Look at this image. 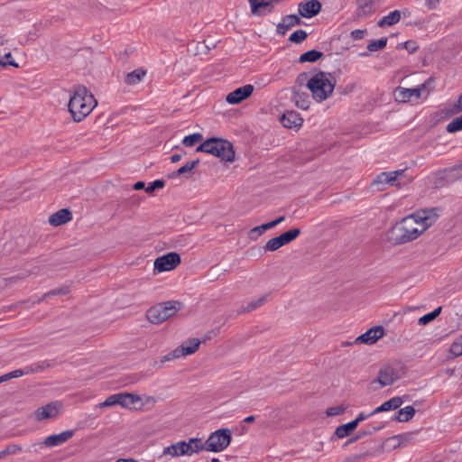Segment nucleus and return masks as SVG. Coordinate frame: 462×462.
Segmentation results:
<instances>
[{
	"mask_svg": "<svg viewBox=\"0 0 462 462\" xmlns=\"http://www.w3.org/2000/svg\"><path fill=\"white\" fill-rule=\"evenodd\" d=\"M437 217L430 210H420L409 215L390 229L388 240L393 245L413 241L436 222Z\"/></svg>",
	"mask_w": 462,
	"mask_h": 462,
	"instance_id": "f257e3e1",
	"label": "nucleus"
},
{
	"mask_svg": "<svg viewBox=\"0 0 462 462\" xmlns=\"http://www.w3.org/2000/svg\"><path fill=\"white\" fill-rule=\"evenodd\" d=\"M97 102L84 86H78L70 96L68 107L74 122H81L95 108Z\"/></svg>",
	"mask_w": 462,
	"mask_h": 462,
	"instance_id": "f03ea898",
	"label": "nucleus"
},
{
	"mask_svg": "<svg viewBox=\"0 0 462 462\" xmlns=\"http://www.w3.org/2000/svg\"><path fill=\"white\" fill-rule=\"evenodd\" d=\"M336 83V78L331 73L319 71L310 77L307 87L313 99L317 102H322L332 95Z\"/></svg>",
	"mask_w": 462,
	"mask_h": 462,
	"instance_id": "7ed1b4c3",
	"label": "nucleus"
},
{
	"mask_svg": "<svg viewBox=\"0 0 462 462\" xmlns=\"http://www.w3.org/2000/svg\"><path fill=\"white\" fill-rule=\"evenodd\" d=\"M180 307L181 303L180 301L162 302L151 307L146 313V317L151 323L161 324L174 316Z\"/></svg>",
	"mask_w": 462,
	"mask_h": 462,
	"instance_id": "20e7f679",
	"label": "nucleus"
},
{
	"mask_svg": "<svg viewBox=\"0 0 462 462\" xmlns=\"http://www.w3.org/2000/svg\"><path fill=\"white\" fill-rule=\"evenodd\" d=\"M208 141L210 143V145L208 146V154L227 162L235 161L236 153L233 144L229 141L217 137L208 138Z\"/></svg>",
	"mask_w": 462,
	"mask_h": 462,
	"instance_id": "39448f33",
	"label": "nucleus"
},
{
	"mask_svg": "<svg viewBox=\"0 0 462 462\" xmlns=\"http://www.w3.org/2000/svg\"><path fill=\"white\" fill-rule=\"evenodd\" d=\"M404 373V366L402 363L395 362L388 364L380 369L374 382H377L383 387L392 385L394 382L402 378Z\"/></svg>",
	"mask_w": 462,
	"mask_h": 462,
	"instance_id": "423d86ee",
	"label": "nucleus"
},
{
	"mask_svg": "<svg viewBox=\"0 0 462 462\" xmlns=\"http://www.w3.org/2000/svg\"><path fill=\"white\" fill-rule=\"evenodd\" d=\"M231 442V432L227 429H220L211 433L206 440V450L220 452L226 448Z\"/></svg>",
	"mask_w": 462,
	"mask_h": 462,
	"instance_id": "0eeeda50",
	"label": "nucleus"
},
{
	"mask_svg": "<svg viewBox=\"0 0 462 462\" xmlns=\"http://www.w3.org/2000/svg\"><path fill=\"white\" fill-rule=\"evenodd\" d=\"M404 170H398L393 171H383L376 176L373 180L372 186H375L377 190H384L386 186H400L398 178L402 176Z\"/></svg>",
	"mask_w": 462,
	"mask_h": 462,
	"instance_id": "6e6552de",
	"label": "nucleus"
},
{
	"mask_svg": "<svg viewBox=\"0 0 462 462\" xmlns=\"http://www.w3.org/2000/svg\"><path fill=\"white\" fill-rule=\"evenodd\" d=\"M180 262V254L175 252H171L155 259L154 270L159 273L169 272L175 269Z\"/></svg>",
	"mask_w": 462,
	"mask_h": 462,
	"instance_id": "1a4fd4ad",
	"label": "nucleus"
},
{
	"mask_svg": "<svg viewBox=\"0 0 462 462\" xmlns=\"http://www.w3.org/2000/svg\"><path fill=\"white\" fill-rule=\"evenodd\" d=\"M431 79H429L428 81L417 86L416 88H405L402 87H398L394 90V97L398 102H408L412 97L420 98L423 91L426 90L427 83L430 81Z\"/></svg>",
	"mask_w": 462,
	"mask_h": 462,
	"instance_id": "9d476101",
	"label": "nucleus"
},
{
	"mask_svg": "<svg viewBox=\"0 0 462 462\" xmlns=\"http://www.w3.org/2000/svg\"><path fill=\"white\" fill-rule=\"evenodd\" d=\"M74 435L73 430H69L60 432V434H53L46 437L44 439V441L42 443H33L32 445V448L34 449V451H37V447H42L45 446L47 448H52L57 447L60 445H62L63 443L67 442L69 439H71Z\"/></svg>",
	"mask_w": 462,
	"mask_h": 462,
	"instance_id": "9b49d317",
	"label": "nucleus"
},
{
	"mask_svg": "<svg viewBox=\"0 0 462 462\" xmlns=\"http://www.w3.org/2000/svg\"><path fill=\"white\" fill-rule=\"evenodd\" d=\"M254 91V86L247 84L230 92L226 100L228 104L236 105L249 97Z\"/></svg>",
	"mask_w": 462,
	"mask_h": 462,
	"instance_id": "f8f14e48",
	"label": "nucleus"
},
{
	"mask_svg": "<svg viewBox=\"0 0 462 462\" xmlns=\"http://www.w3.org/2000/svg\"><path fill=\"white\" fill-rule=\"evenodd\" d=\"M321 10V4L318 0H308L298 5L299 14L304 18H311Z\"/></svg>",
	"mask_w": 462,
	"mask_h": 462,
	"instance_id": "ddd939ff",
	"label": "nucleus"
},
{
	"mask_svg": "<svg viewBox=\"0 0 462 462\" xmlns=\"http://www.w3.org/2000/svg\"><path fill=\"white\" fill-rule=\"evenodd\" d=\"M251 13L255 16H262L273 11V4L275 0H248Z\"/></svg>",
	"mask_w": 462,
	"mask_h": 462,
	"instance_id": "4468645a",
	"label": "nucleus"
},
{
	"mask_svg": "<svg viewBox=\"0 0 462 462\" xmlns=\"http://www.w3.org/2000/svg\"><path fill=\"white\" fill-rule=\"evenodd\" d=\"M356 5L355 17L356 19L366 18L376 11L374 0H356Z\"/></svg>",
	"mask_w": 462,
	"mask_h": 462,
	"instance_id": "2eb2a0df",
	"label": "nucleus"
},
{
	"mask_svg": "<svg viewBox=\"0 0 462 462\" xmlns=\"http://www.w3.org/2000/svg\"><path fill=\"white\" fill-rule=\"evenodd\" d=\"M383 328L381 326L374 327L356 337V343L372 345L383 336Z\"/></svg>",
	"mask_w": 462,
	"mask_h": 462,
	"instance_id": "dca6fc26",
	"label": "nucleus"
},
{
	"mask_svg": "<svg viewBox=\"0 0 462 462\" xmlns=\"http://www.w3.org/2000/svg\"><path fill=\"white\" fill-rule=\"evenodd\" d=\"M60 404L59 402H51L45 406L40 407L35 411L38 420L52 419L58 416Z\"/></svg>",
	"mask_w": 462,
	"mask_h": 462,
	"instance_id": "f3484780",
	"label": "nucleus"
},
{
	"mask_svg": "<svg viewBox=\"0 0 462 462\" xmlns=\"http://www.w3.org/2000/svg\"><path fill=\"white\" fill-rule=\"evenodd\" d=\"M170 456L171 457H179L187 456L186 441L181 440L165 447L162 450L161 457Z\"/></svg>",
	"mask_w": 462,
	"mask_h": 462,
	"instance_id": "a211bd4d",
	"label": "nucleus"
},
{
	"mask_svg": "<svg viewBox=\"0 0 462 462\" xmlns=\"http://www.w3.org/2000/svg\"><path fill=\"white\" fill-rule=\"evenodd\" d=\"M72 214L69 209L62 208L51 215L49 217V223L53 226H59L70 221Z\"/></svg>",
	"mask_w": 462,
	"mask_h": 462,
	"instance_id": "6ab92c4d",
	"label": "nucleus"
},
{
	"mask_svg": "<svg viewBox=\"0 0 462 462\" xmlns=\"http://www.w3.org/2000/svg\"><path fill=\"white\" fill-rule=\"evenodd\" d=\"M285 219L284 217H281L273 221L263 224L261 226H255L249 231V236L251 239H257L260 236H262L265 231L276 226L278 224L282 222Z\"/></svg>",
	"mask_w": 462,
	"mask_h": 462,
	"instance_id": "aec40b11",
	"label": "nucleus"
},
{
	"mask_svg": "<svg viewBox=\"0 0 462 462\" xmlns=\"http://www.w3.org/2000/svg\"><path fill=\"white\" fill-rule=\"evenodd\" d=\"M287 244H289V230L283 232L281 236L277 237L270 239L266 243L264 249L266 251L273 252Z\"/></svg>",
	"mask_w": 462,
	"mask_h": 462,
	"instance_id": "412c9836",
	"label": "nucleus"
},
{
	"mask_svg": "<svg viewBox=\"0 0 462 462\" xmlns=\"http://www.w3.org/2000/svg\"><path fill=\"white\" fill-rule=\"evenodd\" d=\"M187 456H191L194 453H199L201 450H206V441L202 442L200 439L191 438L186 441Z\"/></svg>",
	"mask_w": 462,
	"mask_h": 462,
	"instance_id": "4be33fe9",
	"label": "nucleus"
},
{
	"mask_svg": "<svg viewBox=\"0 0 462 462\" xmlns=\"http://www.w3.org/2000/svg\"><path fill=\"white\" fill-rule=\"evenodd\" d=\"M401 17H402L401 11L394 10V11L389 13V14L382 17L379 20L377 24L379 27L392 26V25L397 23L401 20Z\"/></svg>",
	"mask_w": 462,
	"mask_h": 462,
	"instance_id": "5701e85b",
	"label": "nucleus"
},
{
	"mask_svg": "<svg viewBox=\"0 0 462 462\" xmlns=\"http://www.w3.org/2000/svg\"><path fill=\"white\" fill-rule=\"evenodd\" d=\"M117 394L119 395L117 404L125 408H128L130 405L141 401L140 396L136 394L128 393H120Z\"/></svg>",
	"mask_w": 462,
	"mask_h": 462,
	"instance_id": "b1692460",
	"label": "nucleus"
},
{
	"mask_svg": "<svg viewBox=\"0 0 462 462\" xmlns=\"http://www.w3.org/2000/svg\"><path fill=\"white\" fill-rule=\"evenodd\" d=\"M415 414V409L408 405L402 409H400L394 416V420L399 422H406L413 418Z\"/></svg>",
	"mask_w": 462,
	"mask_h": 462,
	"instance_id": "393cba45",
	"label": "nucleus"
},
{
	"mask_svg": "<svg viewBox=\"0 0 462 462\" xmlns=\"http://www.w3.org/2000/svg\"><path fill=\"white\" fill-rule=\"evenodd\" d=\"M201 342L202 341L198 338H190L182 343L180 347H181L184 356H189L194 354L199 349Z\"/></svg>",
	"mask_w": 462,
	"mask_h": 462,
	"instance_id": "a878e982",
	"label": "nucleus"
},
{
	"mask_svg": "<svg viewBox=\"0 0 462 462\" xmlns=\"http://www.w3.org/2000/svg\"><path fill=\"white\" fill-rule=\"evenodd\" d=\"M356 423L354 420H352L348 423L338 426L336 429L335 434L337 435V438L343 439L347 437L353 430L356 429Z\"/></svg>",
	"mask_w": 462,
	"mask_h": 462,
	"instance_id": "bb28decb",
	"label": "nucleus"
},
{
	"mask_svg": "<svg viewBox=\"0 0 462 462\" xmlns=\"http://www.w3.org/2000/svg\"><path fill=\"white\" fill-rule=\"evenodd\" d=\"M144 76V70L135 69L125 76V82L127 85H136L143 79Z\"/></svg>",
	"mask_w": 462,
	"mask_h": 462,
	"instance_id": "cd10ccee",
	"label": "nucleus"
},
{
	"mask_svg": "<svg viewBox=\"0 0 462 462\" xmlns=\"http://www.w3.org/2000/svg\"><path fill=\"white\" fill-rule=\"evenodd\" d=\"M323 56V53L321 51H316V50H310L307 52L300 55L299 58V62L304 63V62H315L319 59H320Z\"/></svg>",
	"mask_w": 462,
	"mask_h": 462,
	"instance_id": "c85d7f7f",
	"label": "nucleus"
},
{
	"mask_svg": "<svg viewBox=\"0 0 462 462\" xmlns=\"http://www.w3.org/2000/svg\"><path fill=\"white\" fill-rule=\"evenodd\" d=\"M402 402L403 401L402 397L395 396L383 403V409L385 410V411L396 410L402 404Z\"/></svg>",
	"mask_w": 462,
	"mask_h": 462,
	"instance_id": "c756f323",
	"label": "nucleus"
},
{
	"mask_svg": "<svg viewBox=\"0 0 462 462\" xmlns=\"http://www.w3.org/2000/svg\"><path fill=\"white\" fill-rule=\"evenodd\" d=\"M387 43V38L383 37L378 40H374L369 42L367 45V50L371 52L380 51L383 49L386 46Z\"/></svg>",
	"mask_w": 462,
	"mask_h": 462,
	"instance_id": "7c9ffc66",
	"label": "nucleus"
},
{
	"mask_svg": "<svg viewBox=\"0 0 462 462\" xmlns=\"http://www.w3.org/2000/svg\"><path fill=\"white\" fill-rule=\"evenodd\" d=\"M266 300V297L265 296H262L261 298L255 300H252L251 302H249L247 304L246 307L245 308H242V310H240L238 311V313H245V312H249L253 310H255L256 308L262 306L264 301Z\"/></svg>",
	"mask_w": 462,
	"mask_h": 462,
	"instance_id": "2f4dec72",
	"label": "nucleus"
},
{
	"mask_svg": "<svg viewBox=\"0 0 462 462\" xmlns=\"http://www.w3.org/2000/svg\"><path fill=\"white\" fill-rule=\"evenodd\" d=\"M202 139H203V136H202L201 134L195 133V134H192L190 135L185 136L184 139L182 140V143L186 147H192L198 142L202 141Z\"/></svg>",
	"mask_w": 462,
	"mask_h": 462,
	"instance_id": "473e14b6",
	"label": "nucleus"
},
{
	"mask_svg": "<svg viewBox=\"0 0 462 462\" xmlns=\"http://www.w3.org/2000/svg\"><path fill=\"white\" fill-rule=\"evenodd\" d=\"M441 312V307H439L437 308L436 310H434L433 311L420 317L419 319V324L420 325H426L428 324L429 322L432 321L433 319H435Z\"/></svg>",
	"mask_w": 462,
	"mask_h": 462,
	"instance_id": "72a5a7b5",
	"label": "nucleus"
},
{
	"mask_svg": "<svg viewBox=\"0 0 462 462\" xmlns=\"http://www.w3.org/2000/svg\"><path fill=\"white\" fill-rule=\"evenodd\" d=\"M448 133L462 131V115L454 118L446 127Z\"/></svg>",
	"mask_w": 462,
	"mask_h": 462,
	"instance_id": "f704fd0d",
	"label": "nucleus"
},
{
	"mask_svg": "<svg viewBox=\"0 0 462 462\" xmlns=\"http://www.w3.org/2000/svg\"><path fill=\"white\" fill-rule=\"evenodd\" d=\"M449 353L453 357L462 356V338L460 337L452 343Z\"/></svg>",
	"mask_w": 462,
	"mask_h": 462,
	"instance_id": "c9c22d12",
	"label": "nucleus"
},
{
	"mask_svg": "<svg viewBox=\"0 0 462 462\" xmlns=\"http://www.w3.org/2000/svg\"><path fill=\"white\" fill-rule=\"evenodd\" d=\"M303 124V118L297 112L291 111V129L298 131Z\"/></svg>",
	"mask_w": 462,
	"mask_h": 462,
	"instance_id": "e433bc0d",
	"label": "nucleus"
},
{
	"mask_svg": "<svg viewBox=\"0 0 462 462\" xmlns=\"http://www.w3.org/2000/svg\"><path fill=\"white\" fill-rule=\"evenodd\" d=\"M180 356H185L183 352H182V349L181 347H177L175 348L173 351L170 352L169 354L163 356L162 357V363H164V362H167V361H171L173 359H176V358H179Z\"/></svg>",
	"mask_w": 462,
	"mask_h": 462,
	"instance_id": "4c0bfd02",
	"label": "nucleus"
},
{
	"mask_svg": "<svg viewBox=\"0 0 462 462\" xmlns=\"http://www.w3.org/2000/svg\"><path fill=\"white\" fill-rule=\"evenodd\" d=\"M199 163V159L189 161L185 163L182 167L177 170V174H185L191 171Z\"/></svg>",
	"mask_w": 462,
	"mask_h": 462,
	"instance_id": "58836bf2",
	"label": "nucleus"
},
{
	"mask_svg": "<svg viewBox=\"0 0 462 462\" xmlns=\"http://www.w3.org/2000/svg\"><path fill=\"white\" fill-rule=\"evenodd\" d=\"M308 36L306 31L299 29L291 34V42L295 43L302 42Z\"/></svg>",
	"mask_w": 462,
	"mask_h": 462,
	"instance_id": "ea45409f",
	"label": "nucleus"
},
{
	"mask_svg": "<svg viewBox=\"0 0 462 462\" xmlns=\"http://www.w3.org/2000/svg\"><path fill=\"white\" fill-rule=\"evenodd\" d=\"M165 185L164 180H156L152 182L147 188H145V191L149 194L152 193L156 189H162Z\"/></svg>",
	"mask_w": 462,
	"mask_h": 462,
	"instance_id": "a19ab883",
	"label": "nucleus"
},
{
	"mask_svg": "<svg viewBox=\"0 0 462 462\" xmlns=\"http://www.w3.org/2000/svg\"><path fill=\"white\" fill-rule=\"evenodd\" d=\"M345 410L346 408L343 405L333 406L326 411V414L328 416H337L342 414Z\"/></svg>",
	"mask_w": 462,
	"mask_h": 462,
	"instance_id": "79ce46f5",
	"label": "nucleus"
},
{
	"mask_svg": "<svg viewBox=\"0 0 462 462\" xmlns=\"http://www.w3.org/2000/svg\"><path fill=\"white\" fill-rule=\"evenodd\" d=\"M69 292V288L68 286H64L61 288H57L51 290L45 293V296H57V295H66Z\"/></svg>",
	"mask_w": 462,
	"mask_h": 462,
	"instance_id": "37998d69",
	"label": "nucleus"
},
{
	"mask_svg": "<svg viewBox=\"0 0 462 462\" xmlns=\"http://www.w3.org/2000/svg\"><path fill=\"white\" fill-rule=\"evenodd\" d=\"M118 394H113V395H110L109 397H107L106 399L105 402H101L99 404V407L103 408V407H108V406H113V405H116L117 404V402H118Z\"/></svg>",
	"mask_w": 462,
	"mask_h": 462,
	"instance_id": "c03bdc74",
	"label": "nucleus"
},
{
	"mask_svg": "<svg viewBox=\"0 0 462 462\" xmlns=\"http://www.w3.org/2000/svg\"><path fill=\"white\" fill-rule=\"evenodd\" d=\"M23 450V447L21 445L12 443L5 447V452H7L8 455H14Z\"/></svg>",
	"mask_w": 462,
	"mask_h": 462,
	"instance_id": "a18cd8bd",
	"label": "nucleus"
},
{
	"mask_svg": "<svg viewBox=\"0 0 462 462\" xmlns=\"http://www.w3.org/2000/svg\"><path fill=\"white\" fill-rule=\"evenodd\" d=\"M403 47L410 52L413 53L417 51L418 45L414 41H407L403 43Z\"/></svg>",
	"mask_w": 462,
	"mask_h": 462,
	"instance_id": "49530a36",
	"label": "nucleus"
},
{
	"mask_svg": "<svg viewBox=\"0 0 462 462\" xmlns=\"http://www.w3.org/2000/svg\"><path fill=\"white\" fill-rule=\"evenodd\" d=\"M365 32L366 30L356 29L351 32V37L353 40H361L364 38Z\"/></svg>",
	"mask_w": 462,
	"mask_h": 462,
	"instance_id": "de8ad7c7",
	"label": "nucleus"
},
{
	"mask_svg": "<svg viewBox=\"0 0 462 462\" xmlns=\"http://www.w3.org/2000/svg\"><path fill=\"white\" fill-rule=\"evenodd\" d=\"M209 145H210V143L207 139L206 141H204L200 145H199L196 148V152H206V153H208V146Z\"/></svg>",
	"mask_w": 462,
	"mask_h": 462,
	"instance_id": "09e8293b",
	"label": "nucleus"
},
{
	"mask_svg": "<svg viewBox=\"0 0 462 462\" xmlns=\"http://www.w3.org/2000/svg\"><path fill=\"white\" fill-rule=\"evenodd\" d=\"M441 0H426L425 1V6L429 10H435L439 6Z\"/></svg>",
	"mask_w": 462,
	"mask_h": 462,
	"instance_id": "8fccbe9b",
	"label": "nucleus"
},
{
	"mask_svg": "<svg viewBox=\"0 0 462 462\" xmlns=\"http://www.w3.org/2000/svg\"><path fill=\"white\" fill-rule=\"evenodd\" d=\"M462 111V94L458 97L457 103L451 109V113L456 114Z\"/></svg>",
	"mask_w": 462,
	"mask_h": 462,
	"instance_id": "3c124183",
	"label": "nucleus"
},
{
	"mask_svg": "<svg viewBox=\"0 0 462 462\" xmlns=\"http://www.w3.org/2000/svg\"><path fill=\"white\" fill-rule=\"evenodd\" d=\"M285 21H286V17L283 18L282 23H280L277 26V32H278V33H280L282 35H284L286 33L287 30L289 29V24H285Z\"/></svg>",
	"mask_w": 462,
	"mask_h": 462,
	"instance_id": "603ef678",
	"label": "nucleus"
},
{
	"mask_svg": "<svg viewBox=\"0 0 462 462\" xmlns=\"http://www.w3.org/2000/svg\"><path fill=\"white\" fill-rule=\"evenodd\" d=\"M199 47L205 48L208 51H209L211 49L216 47V43L213 42H209L208 43L202 42L198 43V48Z\"/></svg>",
	"mask_w": 462,
	"mask_h": 462,
	"instance_id": "864d4df0",
	"label": "nucleus"
},
{
	"mask_svg": "<svg viewBox=\"0 0 462 462\" xmlns=\"http://www.w3.org/2000/svg\"><path fill=\"white\" fill-rule=\"evenodd\" d=\"M371 412L369 414H365L364 412H360L358 414V416L354 420V421L356 423V425L358 426V424L365 420V419L371 417Z\"/></svg>",
	"mask_w": 462,
	"mask_h": 462,
	"instance_id": "5fc2aeb1",
	"label": "nucleus"
},
{
	"mask_svg": "<svg viewBox=\"0 0 462 462\" xmlns=\"http://www.w3.org/2000/svg\"><path fill=\"white\" fill-rule=\"evenodd\" d=\"M371 434H372V431H365V430H364L360 431V432L358 433V435H356V437H354V438L350 439L348 442H349V443H352V442H354V441L357 440V439H360V438H363V437H365V436H366V435H371Z\"/></svg>",
	"mask_w": 462,
	"mask_h": 462,
	"instance_id": "6e6d98bb",
	"label": "nucleus"
},
{
	"mask_svg": "<svg viewBox=\"0 0 462 462\" xmlns=\"http://www.w3.org/2000/svg\"><path fill=\"white\" fill-rule=\"evenodd\" d=\"M279 121L283 125L284 127L289 128V119L287 118L286 112L281 115Z\"/></svg>",
	"mask_w": 462,
	"mask_h": 462,
	"instance_id": "4d7b16f0",
	"label": "nucleus"
},
{
	"mask_svg": "<svg viewBox=\"0 0 462 462\" xmlns=\"http://www.w3.org/2000/svg\"><path fill=\"white\" fill-rule=\"evenodd\" d=\"M24 277H25V276H23V275H15V276H12V277H10V278H6V279H5V282L6 283H7V282H8V283H14V282H16L17 281L23 279Z\"/></svg>",
	"mask_w": 462,
	"mask_h": 462,
	"instance_id": "13d9d810",
	"label": "nucleus"
},
{
	"mask_svg": "<svg viewBox=\"0 0 462 462\" xmlns=\"http://www.w3.org/2000/svg\"><path fill=\"white\" fill-rule=\"evenodd\" d=\"M300 23V17L296 14H291V26L299 25Z\"/></svg>",
	"mask_w": 462,
	"mask_h": 462,
	"instance_id": "bf43d9fd",
	"label": "nucleus"
},
{
	"mask_svg": "<svg viewBox=\"0 0 462 462\" xmlns=\"http://www.w3.org/2000/svg\"><path fill=\"white\" fill-rule=\"evenodd\" d=\"M13 374H14V378H18V377H21L26 374H28L29 372L28 371H23L22 369H17V370H14V371H12Z\"/></svg>",
	"mask_w": 462,
	"mask_h": 462,
	"instance_id": "052dcab7",
	"label": "nucleus"
},
{
	"mask_svg": "<svg viewBox=\"0 0 462 462\" xmlns=\"http://www.w3.org/2000/svg\"><path fill=\"white\" fill-rule=\"evenodd\" d=\"M300 234V228H291V241L295 239Z\"/></svg>",
	"mask_w": 462,
	"mask_h": 462,
	"instance_id": "680f3d73",
	"label": "nucleus"
},
{
	"mask_svg": "<svg viewBox=\"0 0 462 462\" xmlns=\"http://www.w3.org/2000/svg\"><path fill=\"white\" fill-rule=\"evenodd\" d=\"M296 105L302 109H307L309 107L307 100H302L301 102L296 100Z\"/></svg>",
	"mask_w": 462,
	"mask_h": 462,
	"instance_id": "e2e57ef3",
	"label": "nucleus"
},
{
	"mask_svg": "<svg viewBox=\"0 0 462 462\" xmlns=\"http://www.w3.org/2000/svg\"><path fill=\"white\" fill-rule=\"evenodd\" d=\"M145 189V183L143 181H137L134 185V189H135V190H139V189Z\"/></svg>",
	"mask_w": 462,
	"mask_h": 462,
	"instance_id": "0e129e2a",
	"label": "nucleus"
},
{
	"mask_svg": "<svg viewBox=\"0 0 462 462\" xmlns=\"http://www.w3.org/2000/svg\"><path fill=\"white\" fill-rule=\"evenodd\" d=\"M7 65H11V66H14V67H17L18 66L14 61L5 62V61H3L0 59V68L5 67Z\"/></svg>",
	"mask_w": 462,
	"mask_h": 462,
	"instance_id": "69168bd1",
	"label": "nucleus"
},
{
	"mask_svg": "<svg viewBox=\"0 0 462 462\" xmlns=\"http://www.w3.org/2000/svg\"><path fill=\"white\" fill-rule=\"evenodd\" d=\"M383 411H385V410L383 409V404H381L371 412V415H374Z\"/></svg>",
	"mask_w": 462,
	"mask_h": 462,
	"instance_id": "338daca9",
	"label": "nucleus"
},
{
	"mask_svg": "<svg viewBox=\"0 0 462 462\" xmlns=\"http://www.w3.org/2000/svg\"><path fill=\"white\" fill-rule=\"evenodd\" d=\"M180 159H181V155L175 153L171 157V162L173 163H176V162H180Z\"/></svg>",
	"mask_w": 462,
	"mask_h": 462,
	"instance_id": "774afa93",
	"label": "nucleus"
}]
</instances>
